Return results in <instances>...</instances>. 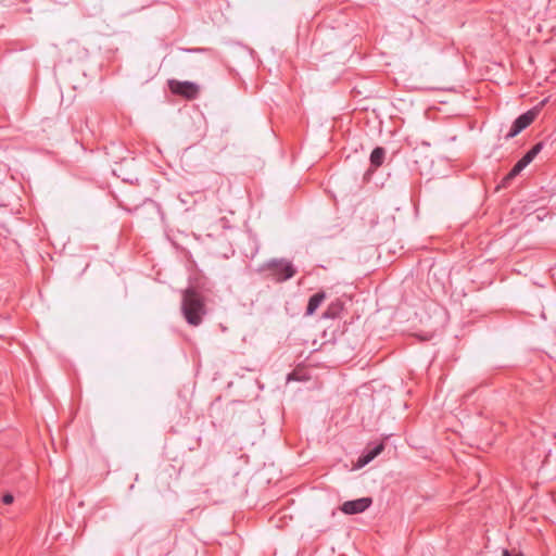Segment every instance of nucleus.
I'll list each match as a JSON object with an SVG mask.
<instances>
[{
	"label": "nucleus",
	"instance_id": "obj_6",
	"mask_svg": "<svg viewBox=\"0 0 556 556\" xmlns=\"http://www.w3.org/2000/svg\"><path fill=\"white\" fill-rule=\"evenodd\" d=\"M371 504V497H361L344 502L341 506V510L346 515H356L364 513Z\"/></svg>",
	"mask_w": 556,
	"mask_h": 556
},
{
	"label": "nucleus",
	"instance_id": "obj_5",
	"mask_svg": "<svg viewBox=\"0 0 556 556\" xmlns=\"http://www.w3.org/2000/svg\"><path fill=\"white\" fill-rule=\"evenodd\" d=\"M173 93L185 97L186 99H195L199 94V86L192 81H179L172 79L168 81Z\"/></svg>",
	"mask_w": 556,
	"mask_h": 556
},
{
	"label": "nucleus",
	"instance_id": "obj_1",
	"mask_svg": "<svg viewBox=\"0 0 556 556\" xmlns=\"http://www.w3.org/2000/svg\"><path fill=\"white\" fill-rule=\"evenodd\" d=\"M181 313L190 326L202 324L207 309L203 295L195 288L189 287L182 292Z\"/></svg>",
	"mask_w": 556,
	"mask_h": 556
},
{
	"label": "nucleus",
	"instance_id": "obj_3",
	"mask_svg": "<svg viewBox=\"0 0 556 556\" xmlns=\"http://www.w3.org/2000/svg\"><path fill=\"white\" fill-rule=\"evenodd\" d=\"M544 143L542 141L535 143L503 178L501 186L507 187L508 184L513 179H515L534 160V157L542 151Z\"/></svg>",
	"mask_w": 556,
	"mask_h": 556
},
{
	"label": "nucleus",
	"instance_id": "obj_7",
	"mask_svg": "<svg viewBox=\"0 0 556 556\" xmlns=\"http://www.w3.org/2000/svg\"><path fill=\"white\" fill-rule=\"evenodd\" d=\"M384 450V443H374L368 444L366 448L363 451L362 455L357 459V466L364 467L367 464H369L371 460H374L378 455L382 453Z\"/></svg>",
	"mask_w": 556,
	"mask_h": 556
},
{
	"label": "nucleus",
	"instance_id": "obj_13",
	"mask_svg": "<svg viewBox=\"0 0 556 556\" xmlns=\"http://www.w3.org/2000/svg\"><path fill=\"white\" fill-rule=\"evenodd\" d=\"M546 101H547L546 99H545V100H543V101L541 102V106H542V105H544V104L546 103Z\"/></svg>",
	"mask_w": 556,
	"mask_h": 556
},
{
	"label": "nucleus",
	"instance_id": "obj_9",
	"mask_svg": "<svg viewBox=\"0 0 556 556\" xmlns=\"http://www.w3.org/2000/svg\"><path fill=\"white\" fill-rule=\"evenodd\" d=\"M386 156V150L382 147H376L370 153V165L375 168L382 165Z\"/></svg>",
	"mask_w": 556,
	"mask_h": 556
},
{
	"label": "nucleus",
	"instance_id": "obj_8",
	"mask_svg": "<svg viewBox=\"0 0 556 556\" xmlns=\"http://www.w3.org/2000/svg\"><path fill=\"white\" fill-rule=\"evenodd\" d=\"M325 300H326L325 291L316 292L312 296H309L305 315H307V316L313 315Z\"/></svg>",
	"mask_w": 556,
	"mask_h": 556
},
{
	"label": "nucleus",
	"instance_id": "obj_12",
	"mask_svg": "<svg viewBox=\"0 0 556 556\" xmlns=\"http://www.w3.org/2000/svg\"><path fill=\"white\" fill-rule=\"evenodd\" d=\"M503 556H520V555H514V554H511L509 551L504 549V551H503Z\"/></svg>",
	"mask_w": 556,
	"mask_h": 556
},
{
	"label": "nucleus",
	"instance_id": "obj_14",
	"mask_svg": "<svg viewBox=\"0 0 556 556\" xmlns=\"http://www.w3.org/2000/svg\"><path fill=\"white\" fill-rule=\"evenodd\" d=\"M292 378H293V374H290V375L288 376V379L290 380V379H292Z\"/></svg>",
	"mask_w": 556,
	"mask_h": 556
},
{
	"label": "nucleus",
	"instance_id": "obj_4",
	"mask_svg": "<svg viewBox=\"0 0 556 556\" xmlns=\"http://www.w3.org/2000/svg\"><path fill=\"white\" fill-rule=\"evenodd\" d=\"M539 113V109L534 108L526 113L519 115L514 123L511 124V127L509 131L506 134L505 139L509 140L516 137L518 134H520L523 129H526L536 117Z\"/></svg>",
	"mask_w": 556,
	"mask_h": 556
},
{
	"label": "nucleus",
	"instance_id": "obj_2",
	"mask_svg": "<svg viewBox=\"0 0 556 556\" xmlns=\"http://www.w3.org/2000/svg\"><path fill=\"white\" fill-rule=\"evenodd\" d=\"M257 271H267V278H270L276 282H283L294 277L296 274V268L290 261L286 258H271L262 264Z\"/></svg>",
	"mask_w": 556,
	"mask_h": 556
},
{
	"label": "nucleus",
	"instance_id": "obj_11",
	"mask_svg": "<svg viewBox=\"0 0 556 556\" xmlns=\"http://www.w3.org/2000/svg\"><path fill=\"white\" fill-rule=\"evenodd\" d=\"M1 501L5 505H10L14 502V496L11 493H5L2 495Z\"/></svg>",
	"mask_w": 556,
	"mask_h": 556
},
{
	"label": "nucleus",
	"instance_id": "obj_10",
	"mask_svg": "<svg viewBox=\"0 0 556 556\" xmlns=\"http://www.w3.org/2000/svg\"><path fill=\"white\" fill-rule=\"evenodd\" d=\"M342 304L337 301L332 302L328 305L327 309L323 313V318L325 319H334L339 317L341 311H342Z\"/></svg>",
	"mask_w": 556,
	"mask_h": 556
}]
</instances>
